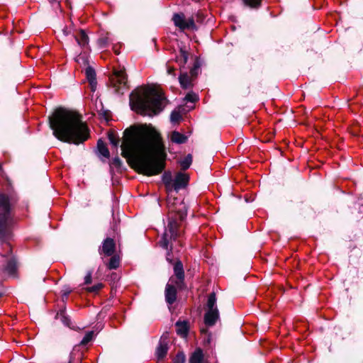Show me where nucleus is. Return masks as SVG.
I'll return each mask as SVG.
<instances>
[{
	"mask_svg": "<svg viewBox=\"0 0 363 363\" xmlns=\"http://www.w3.org/2000/svg\"><path fill=\"white\" fill-rule=\"evenodd\" d=\"M115 251V242L111 238H106L104 242L101 249L99 252L100 255L104 254L106 256H111Z\"/></svg>",
	"mask_w": 363,
	"mask_h": 363,
	"instance_id": "ddd939ff",
	"label": "nucleus"
},
{
	"mask_svg": "<svg viewBox=\"0 0 363 363\" xmlns=\"http://www.w3.org/2000/svg\"><path fill=\"white\" fill-rule=\"evenodd\" d=\"M165 99L160 90L143 87L132 92L130 96V104L132 109L138 113L152 116L163 109Z\"/></svg>",
	"mask_w": 363,
	"mask_h": 363,
	"instance_id": "7ed1b4c3",
	"label": "nucleus"
},
{
	"mask_svg": "<svg viewBox=\"0 0 363 363\" xmlns=\"http://www.w3.org/2000/svg\"><path fill=\"white\" fill-rule=\"evenodd\" d=\"M53 135L60 141L74 145L84 143L89 138V129L82 116L71 110L58 108L49 117Z\"/></svg>",
	"mask_w": 363,
	"mask_h": 363,
	"instance_id": "f03ea898",
	"label": "nucleus"
},
{
	"mask_svg": "<svg viewBox=\"0 0 363 363\" xmlns=\"http://www.w3.org/2000/svg\"><path fill=\"white\" fill-rule=\"evenodd\" d=\"M177 333L182 337H186L188 333V325L186 321H178L176 323Z\"/></svg>",
	"mask_w": 363,
	"mask_h": 363,
	"instance_id": "aec40b11",
	"label": "nucleus"
},
{
	"mask_svg": "<svg viewBox=\"0 0 363 363\" xmlns=\"http://www.w3.org/2000/svg\"><path fill=\"white\" fill-rule=\"evenodd\" d=\"M97 149L101 155L106 158H108L110 156L109 150L106 146V144L101 140H99L97 142Z\"/></svg>",
	"mask_w": 363,
	"mask_h": 363,
	"instance_id": "412c9836",
	"label": "nucleus"
},
{
	"mask_svg": "<svg viewBox=\"0 0 363 363\" xmlns=\"http://www.w3.org/2000/svg\"><path fill=\"white\" fill-rule=\"evenodd\" d=\"M172 21L177 28L181 30L186 29H194L195 28V23L193 18L186 19L184 13H175L172 17Z\"/></svg>",
	"mask_w": 363,
	"mask_h": 363,
	"instance_id": "6e6552de",
	"label": "nucleus"
},
{
	"mask_svg": "<svg viewBox=\"0 0 363 363\" xmlns=\"http://www.w3.org/2000/svg\"><path fill=\"white\" fill-rule=\"evenodd\" d=\"M185 362V356L183 353H179L177 354L176 357L174 359L173 363H184Z\"/></svg>",
	"mask_w": 363,
	"mask_h": 363,
	"instance_id": "473e14b6",
	"label": "nucleus"
},
{
	"mask_svg": "<svg viewBox=\"0 0 363 363\" xmlns=\"http://www.w3.org/2000/svg\"><path fill=\"white\" fill-rule=\"evenodd\" d=\"M179 228H164V231L160 241V245L162 247L167 249L172 240H174L179 234Z\"/></svg>",
	"mask_w": 363,
	"mask_h": 363,
	"instance_id": "9d476101",
	"label": "nucleus"
},
{
	"mask_svg": "<svg viewBox=\"0 0 363 363\" xmlns=\"http://www.w3.org/2000/svg\"><path fill=\"white\" fill-rule=\"evenodd\" d=\"M169 138L173 143L176 144H184L188 140V137L186 135L176 130L171 133Z\"/></svg>",
	"mask_w": 363,
	"mask_h": 363,
	"instance_id": "a211bd4d",
	"label": "nucleus"
},
{
	"mask_svg": "<svg viewBox=\"0 0 363 363\" xmlns=\"http://www.w3.org/2000/svg\"><path fill=\"white\" fill-rule=\"evenodd\" d=\"M73 36L78 44L82 49L86 50L89 45V37L84 30H79L73 33Z\"/></svg>",
	"mask_w": 363,
	"mask_h": 363,
	"instance_id": "9b49d317",
	"label": "nucleus"
},
{
	"mask_svg": "<svg viewBox=\"0 0 363 363\" xmlns=\"http://www.w3.org/2000/svg\"><path fill=\"white\" fill-rule=\"evenodd\" d=\"M93 337H94V332L93 331H90V332L87 333L84 335V337H83L82 341L80 342V345H86V344H88L93 339Z\"/></svg>",
	"mask_w": 363,
	"mask_h": 363,
	"instance_id": "c85d7f7f",
	"label": "nucleus"
},
{
	"mask_svg": "<svg viewBox=\"0 0 363 363\" xmlns=\"http://www.w3.org/2000/svg\"><path fill=\"white\" fill-rule=\"evenodd\" d=\"M216 303V294L215 293H211L208 298V311L204 316V322L206 325H213L219 318V313Z\"/></svg>",
	"mask_w": 363,
	"mask_h": 363,
	"instance_id": "39448f33",
	"label": "nucleus"
},
{
	"mask_svg": "<svg viewBox=\"0 0 363 363\" xmlns=\"http://www.w3.org/2000/svg\"><path fill=\"white\" fill-rule=\"evenodd\" d=\"M111 80L113 86L116 88V91L118 93L123 94V89H128L127 75L124 69H116L111 78Z\"/></svg>",
	"mask_w": 363,
	"mask_h": 363,
	"instance_id": "423d86ee",
	"label": "nucleus"
},
{
	"mask_svg": "<svg viewBox=\"0 0 363 363\" xmlns=\"http://www.w3.org/2000/svg\"><path fill=\"white\" fill-rule=\"evenodd\" d=\"M103 287L102 284H97L91 287L86 288L87 291L91 293H96Z\"/></svg>",
	"mask_w": 363,
	"mask_h": 363,
	"instance_id": "2f4dec72",
	"label": "nucleus"
},
{
	"mask_svg": "<svg viewBox=\"0 0 363 363\" xmlns=\"http://www.w3.org/2000/svg\"><path fill=\"white\" fill-rule=\"evenodd\" d=\"M189 182V177L187 174L179 172L177 174L173 182V189L175 191H179L181 189L185 188Z\"/></svg>",
	"mask_w": 363,
	"mask_h": 363,
	"instance_id": "f8f14e48",
	"label": "nucleus"
},
{
	"mask_svg": "<svg viewBox=\"0 0 363 363\" xmlns=\"http://www.w3.org/2000/svg\"><path fill=\"white\" fill-rule=\"evenodd\" d=\"M9 228H0V238H2L3 240H5L6 238H3L4 233L7 232V230Z\"/></svg>",
	"mask_w": 363,
	"mask_h": 363,
	"instance_id": "e433bc0d",
	"label": "nucleus"
},
{
	"mask_svg": "<svg viewBox=\"0 0 363 363\" xmlns=\"http://www.w3.org/2000/svg\"><path fill=\"white\" fill-rule=\"evenodd\" d=\"M168 350V341L167 340V336L163 335L160 339L158 347H157L156 354L159 359H163Z\"/></svg>",
	"mask_w": 363,
	"mask_h": 363,
	"instance_id": "4468645a",
	"label": "nucleus"
},
{
	"mask_svg": "<svg viewBox=\"0 0 363 363\" xmlns=\"http://www.w3.org/2000/svg\"><path fill=\"white\" fill-rule=\"evenodd\" d=\"M16 265L13 261L10 260L7 262L6 266L5 267V271L8 272L9 274H13L15 272Z\"/></svg>",
	"mask_w": 363,
	"mask_h": 363,
	"instance_id": "cd10ccee",
	"label": "nucleus"
},
{
	"mask_svg": "<svg viewBox=\"0 0 363 363\" xmlns=\"http://www.w3.org/2000/svg\"><path fill=\"white\" fill-rule=\"evenodd\" d=\"M110 143L115 147H118L120 140L114 133H109L108 135Z\"/></svg>",
	"mask_w": 363,
	"mask_h": 363,
	"instance_id": "bb28decb",
	"label": "nucleus"
},
{
	"mask_svg": "<svg viewBox=\"0 0 363 363\" xmlns=\"http://www.w3.org/2000/svg\"><path fill=\"white\" fill-rule=\"evenodd\" d=\"M193 79V77H191L186 72L181 73L179 77V81L181 86L185 89L191 88L192 86Z\"/></svg>",
	"mask_w": 363,
	"mask_h": 363,
	"instance_id": "dca6fc26",
	"label": "nucleus"
},
{
	"mask_svg": "<svg viewBox=\"0 0 363 363\" xmlns=\"http://www.w3.org/2000/svg\"><path fill=\"white\" fill-rule=\"evenodd\" d=\"M62 31H63V33H64L65 35H69V34H70V33H71V30H69L67 28H66L63 29V30H62Z\"/></svg>",
	"mask_w": 363,
	"mask_h": 363,
	"instance_id": "ea45409f",
	"label": "nucleus"
},
{
	"mask_svg": "<svg viewBox=\"0 0 363 363\" xmlns=\"http://www.w3.org/2000/svg\"><path fill=\"white\" fill-rule=\"evenodd\" d=\"M201 332H202V333H204V332H206V330H204V329H202V330H201Z\"/></svg>",
	"mask_w": 363,
	"mask_h": 363,
	"instance_id": "79ce46f5",
	"label": "nucleus"
},
{
	"mask_svg": "<svg viewBox=\"0 0 363 363\" xmlns=\"http://www.w3.org/2000/svg\"><path fill=\"white\" fill-rule=\"evenodd\" d=\"M121 258L118 255H111V257L107 264L108 269H116L120 265Z\"/></svg>",
	"mask_w": 363,
	"mask_h": 363,
	"instance_id": "5701e85b",
	"label": "nucleus"
},
{
	"mask_svg": "<svg viewBox=\"0 0 363 363\" xmlns=\"http://www.w3.org/2000/svg\"><path fill=\"white\" fill-rule=\"evenodd\" d=\"M188 57V52L184 48H181L179 50V55L176 57V61L179 64L180 67H184V65L187 62Z\"/></svg>",
	"mask_w": 363,
	"mask_h": 363,
	"instance_id": "6ab92c4d",
	"label": "nucleus"
},
{
	"mask_svg": "<svg viewBox=\"0 0 363 363\" xmlns=\"http://www.w3.org/2000/svg\"><path fill=\"white\" fill-rule=\"evenodd\" d=\"M174 277L170 278L169 281L174 284L177 288L182 289L184 286V272L182 262L177 261L174 266Z\"/></svg>",
	"mask_w": 363,
	"mask_h": 363,
	"instance_id": "1a4fd4ad",
	"label": "nucleus"
},
{
	"mask_svg": "<svg viewBox=\"0 0 363 363\" xmlns=\"http://www.w3.org/2000/svg\"><path fill=\"white\" fill-rule=\"evenodd\" d=\"M50 2L55 1L56 0H49Z\"/></svg>",
	"mask_w": 363,
	"mask_h": 363,
	"instance_id": "37998d69",
	"label": "nucleus"
},
{
	"mask_svg": "<svg viewBox=\"0 0 363 363\" xmlns=\"http://www.w3.org/2000/svg\"><path fill=\"white\" fill-rule=\"evenodd\" d=\"M244 4L251 9H257L260 6L262 0H242Z\"/></svg>",
	"mask_w": 363,
	"mask_h": 363,
	"instance_id": "a878e982",
	"label": "nucleus"
},
{
	"mask_svg": "<svg viewBox=\"0 0 363 363\" xmlns=\"http://www.w3.org/2000/svg\"><path fill=\"white\" fill-rule=\"evenodd\" d=\"M121 148L123 157L140 174L157 175L165 167L162 138L151 125H133L125 129Z\"/></svg>",
	"mask_w": 363,
	"mask_h": 363,
	"instance_id": "f257e3e1",
	"label": "nucleus"
},
{
	"mask_svg": "<svg viewBox=\"0 0 363 363\" xmlns=\"http://www.w3.org/2000/svg\"><path fill=\"white\" fill-rule=\"evenodd\" d=\"M11 218V206L7 195L0 194V224H6Z\"/></svg>",
	"mask_w": 363,
	"mask_h": 363,
	"instance_id": "0eeeda50",
	"label": "nucleus"
},
{
	"mask_svg": "<svg viewBox=\"0 0 363 363\" xmlns=\"http://www.w3.org/2000/svg\"><path fill=\"white\" fill-rule=\"evenodd\" d=\"M198 70H199V67L197 65H194V67L191 69L189 74H190L191 77H193V79H194L196 77Z\"/></svg>",
	"mask_w": 363,
	"mask_h": 363,
	"instance_id": "f704fd0d",
	"label": "nucleus"
},
{
	"mask_svg": "<svg viewBox=\"0 0 363 363\" xmlns=\"http://www.w3.org/2000/svg\"><path fill=\"white\" fill-rule=\"evenodd\" d=\"M182 119V115L179 111H174L171 113L170 120L172 123H178Z\"/></svg>",
	"mask_w": 363,
	"mask_h": 363,
	"instance_id": "c756f323",
	"label": "nucleus"
},
{
	"mask_svg": "<svg viewBox=\"0 0 363 363\" xmlns=\"http://www.w3.org/2000/svg\"><path fill=\"white\" fill-rule=\"evenodd\" d=\"M191 162H192V157L191 155H188L180 162V166H181L182 169H183V170L187 169L190 167Z\"/></svg>",
	"mask_w": 363,
	"mask_h": 363,
	"instance_id": "b1692460",
	"label": "nucleus"
},
{
	"mask_svg": "<svg viewBox=\"0 0 363 363\" xmlns=\"http://www.w3.org/2000/svg\"><path fill=\"white\" fill-rule=\"evenodd\" d=\"M167 73L169 74H172V75L175 76V69L174 67H168V68H167Z\"/></svg>",
	"mask_w": 363,
	"mask_h": 363,
	"instance_id": "4c0bfd02",
	"label": "nucleus"
},
{
	"mask_svg": "<svg viewBox=\"0 0 363 363\" xmlns=\"http://www.w3.org/2000/svg\"><path fill=\"white\" fill-rule=\"evenodd\" d=\"M91 282V272H88L84 277V284H89Z\"/></svg>",
	"mask_w": 363,
	"mask_h": 363,
	"instance_id": "c9c22d12",
	"label": "nucleus"
},
{
	"mask_svg": "<svg viewBox=\"0 0 363 363\" xmlns=\"http://www.w3.org/2000/svg\"><path fill=\"white\" fill-rule=\"evenodd\" d=\"M177 298V290L175 286L168 283L165 289V299L169 304H172Z\"/></svg>",
	"mask_w": 363,
	"mask_h": 363,
	"instance_id": "2eb2a0df",
	"label": "nucleus"
},
{
	"mask_svg": "<svg viewBox=\"0 0 363 363\" xmlns=\"http://www.w3.org/2000/svg\"><path fill=\"white\" fill-rule=\"evenodd\" d=\"M113 50L116 55H118L120 53L119 48H118L117 45H114Z\"/></svg>",
	"mask_w": 363,
	"mask_h": 363,
	"instance_id": "58836bf2",
	"label": "nucleus"
},
{
	"mask_svg": "<svg viewBox=\"0 0 363 363\" xmlns=\"http://www.w3.org/2000/svg\"><path fill=\"white\" fill-rule=\"evenodd\" d=\"M81 55H82V53H80V55H79V56L77 57L76 61L77 62H79L80 60H83L84 62H85V60H84V57H82Z\"/></svg>",
	"mask_w": 363,
	"mask_h": 363,
	"instance_id": "a19ab883",
	"label": "nucleus"
},
{
	"mask_svg": "<svg viewBox=\"0 0 363 363\" xmlns=\"http://www.w3.org/2000/svg\"><path fill=\"white\" fill-rule=\"evenodd\" d=\"M86 79H88L91 89L94 91L96 88V73L93 68L88 67L85 70Z\"/></svg>",
	"mask_w": 363,
	"mask_h": 363,
	"instance_id": "f3484780",
	"label": "nucleus"
},
{
	"mask_svg": "<svg viewBox=\"0 0 363 363\" xmlns=\"http://www.w3.org/2000/svg\"><path fill=\"white\" fill-rule=\"evenodd\" d=\"M185 100L194 103L199 100V97L195 93L189 92L186 95Z\"/></svg>",
	"mask_w": 363,
	"mask_h": 363,
	"instance_id": "7c9ffc66",
	"label": "nucleus"
},
{
	"mask_svg": "<svg viewBox=\"0 0 363 363\" xmlns=\"http://www.w3.org/2000/svg\"><path fill=\"white\" fill-rule=\"evenodd\" d=\"M168 208V227H177L182 225V221L186 216V206L183 201H179L177 198L169 196L167 198Z\"/></svg>",
	"mask_w": 363,
	"mask_h": 363,
	"instance_id": "20e7f679",
	"label": "nucleus"
},
{
	"mask_svg": "<svg viewBox=\"0 0 363 363\" xmlns=\"http://www.w3.org/2000/svg\"><path fill=\"white\" fill-rule=\"evenodd\" d=\"M203 358V352L201 350L197 349L192 354L190 357L189 362L190 363H201Z\"/></svg>",
	"mask_w": 363,
	"mask_h": 363,
	"instance_id": "4be33fe9",
	"label": "nucleus"
},
{
	"mask_svg": "<svg viewBox=\"0 0 363 363\" xmlns=\"http://www.w3.org/2000/svg\"><path fill=\"white\" fill-rule=\"evenodd\" d=\"M62 322L67 327H70L71 321L69 318L65 316L62 313L60 314Z\"/></svg>",
	"mask_w": 363,
	"mask_h": 363,
	"instance_id": "72a5a7b5",
	"label": "nucleus"
},
{
	"mask_svg": "<svg viewBox=\"0 0 363 363\" xmlns=\"http://www.w3.org/2000/svg\"><path fill=\"white\" fill-rule=\"evenodd\" d=\"M163 182L164 184H165L167 190L168 191H172V189H173V183L171 175L165 173L163 176Z\"/></svg>",
	"mask_w": 363,
	"mask_h": 363,
	"instance_id": "393cba45",
	"label": "nucleus"
}]
</instances>
